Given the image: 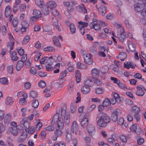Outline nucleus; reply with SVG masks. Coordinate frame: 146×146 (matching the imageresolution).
Returning a JSON list of instances; mask_svg holds the SVG:
<instances>
[{"mask_svg": "<svg viewBox=\"0 0 146 146\" xmlns=\"http://www.w3.org/2000/svg\"><path fill=\"white\" fill-rule=\"evenodd\" d=\"M70 120V116L69 115L66 114V111L64 108H62L61 114L59 116V114L56 113L53 116L51 123L52 125L54 124V123L58 122L59 121H62L64 124V121L66 125L69 124Z\"/></svg>", "mask_w": 146, "mask_h": 146, "instance_id": "nucleus-1", "label": "nucleus"}, {"mask_svg": "<svg viewBox=\"0 0 146 146\" xmlns=\"http://www.w3.org/2000/svg\"><path fill=\"white\" fill-rule=\"evenodd\" d=\"M10 124L11 127H8L7 130L13 136L17 135L18 133H21L23 129L22 127L17 125V123L14 121L11 122Z\"/></svg>", "mask_w": 146, "mask_h": 146, "instance_id": "nucleus-2", "label": "nucleus"}, {"mask_svg": "<svg viewBox=\"0 0 146 146\" xmlns=\"http://www.w3.org/2000/svg\"><path fill=\"white\" fill-rule=\"evenodd\" d=\"M98 118L97 123L99 127H105L106 124L109 123L110 121L109 117L106 113H102L100 117H98Z\"/></svg>", "mask_w": 146, "mask_h": 146, "instance_id": "nucleus-3", "label": "nucleus"}, {"mask_svg": "<svg viewBox=\"0 0 146 146\" xmlns=\"http://www.w3.org/2000/svg\"><path fill=\"white\" fill-rule=\"evenodd\" d=\"M58 122L54 123V125H55L56 130L55 134L56 136L58 137L62 136L63 134V133L61 130L64 126V124L62 121H60Z\"/></svg>", "mask_w": 146, "mask_h": 146, "instance_id": "nucleus-4", "label": "nucleus"}, {"mask_svg": "<svg viewBox=\"0 0 146 146\" xmlns=\"http://www.w3.org/2000/svg\"><path fill=\"white\" fill-rule=\"evenodd\" d=\"M83 56L84 60L85 63L91 65L93 64V60L92 59V55L90 53L86 52L83 53L82 54Z\"/></svg>", "mask_w": 146, "mask_h": 146, "instance_id": "nucleus-5", "label": "nucleus"}, {"mask_svg": "<svg viewBox=\"0 0 146 146\" xmlns=\"http://www.w3.org/2000/svg\"><path fill=\"white\" fill-rule=\"evenodd\" d=\"M71 131L75 135H80L82 134V132L79 130L78 126L75 121H74L72 123Z\"/></svg>", "mask_w": 146, "mask_h": 146, "instance_id": "nucleus-6", "label": "nucleus"}, {"mask_svg": "<svg viewBox=\"0 0 146 146\" xmlns=\"http://www.w3.org/2000/svg\"><path fill=\"white\" fill-rule=\"evenodd\" d=\"M100 20L96 19H94L90 26L91 29H94L95 30L99 31L101 30L102 26L100 24Z\"/></svg>", "mask_w": 146, "mask_h": 146, "instance_id": "nucleus-7", "label": "nucleus"}, {"mask_svg": "<svg viewBox=\"0 0 146 146\" xmlns=\"http://www.w3.org/2000/svg\"><path fill=\"white\" fill-rule=\"evenodd\" d=\"M121 113V110L119 109H115L113 110L111 115V119L113 121H116L117 119L118 116Z\"/></svg>", "mask_w": 146, "mask_h": 146, "instance_id": "nucleus-8", "label": "nucleus"}, {"mask_svg": "<svg viewBox=\"0 0 146 146\" xmlns=\"http://www.w3.org/2000/svg\"><path fill=\"white\" fill-rule=\"evenodd\" d=\"M86 130L89 135L91 136H92L95 134L96 131L95 127L94 125L90 124L86 128Z\"/></svg>", "mask_w": 146, "mask_h": 146, "instance_id": "nucleus-9", "label": "nucleus"}, {"mask_svg": "<svg viewBox=\"0 0 146 146\" xmlns=\"http://www.w3.org/2000/svg\"><path fill=\"white\" fill-rule=\"evenodd\" d=\"M137 89L136 94L137 95L141 96L144 95V90H145L144 87L141 85H139L137 86Z\"/></svg>", "mask_w": 146, "mask_h": 146, "instance_id": "nucleus-10", "label": "nucleus"}, {"mask_svg": "<svg viewBox=\"0 0 146 146\" xmlns=\"http://www.w3.org/2000/svg\"><path fill=\"white\" fill-rule=\"evenodd\" d=\"M72 135L71 130L69 128L66 129L65 132V139L66 141L69 142L72 140Z\"/></svg>", "mask_w": 146, "mask_h": 146, "instance_id": "nucleus-11", "label": "nucleus"}, {"mask_svg": "<svg viewBox=\"0 0 146 146\" xmlns=\"http://www.w3.org/2000/svg\"><path fill=\"white\" fill-rule=\"evenodd\" d=\"M12 115L11 113H8L6 114L3 120L4 123L5 125H7L9 124Z\"/></svg>", "mask_w": 146, "mask_h": 146, "instance_id": "nucleus-12", "label": "nucleus"}, {"mask_svg": "<svg viewBox=\"0 0 146 146\" xmlns=\"http://www.w3.org/2000/svg\"><path fill=\"white\" fill-rule=\"evenodd\" d=\"M88 118L86 116H84L81 122V126L83 128H86L88 123Z\"/></svg>", "mask_w": 146, "mask_h": 146, "instance_id": "nucleus-13", "label": "nucleus"}, {"mask_svg": "<svg viewBox=\"0 0 146 146\" xmlns=\"http://www.w3.org/2000/svg\"><path fill=\"white\" fill-rule=\"evenodd\" d=\"M92 75L94 79L98 78L99 75L100 71L98 69L94 68L92 70Z\"/></svg>", "mask_w": 146, "mask_h": 146, "instance_id": "nucleus-14", "label": "nucleus"}, {"mask_svg": "<svg viewBox=\"0 0 146 146\" xmlns=\"http://www.w3.org/2000/svg\"><path fill=\"white\" fill-rule=\"evenodd\" d=\"M130 114H135L139 113L140 112L139 108L136 106H132L131 109L129 110Z\"/></svg>", "mask_w": 146, "mask_h": 146, "instance_id": "nucleus-15", "label": "nucleus"}, {"mask_svg": "<svg viewBox=\"0 0 146 146\" xmlns=\"http://www.w3.org/2000/svg\"><path fill=\"white\" fill-rule=\"evenodd\" d=\"M112 95L113 98L117 100L118 103L121 102L123 100V99L121 97H120L119 94L115 92L112 93Z\"/></svg>", "mask_w": 146, "mask_h": 146, "instance_id": "nucleus-16", "label": "nucleus"}, {"mask_svg": "<svg viewBox=\"0 0 146 146\" xmlns=\"http://www.w3.org/2000/svg\"><path fill=\"white\" fill-rule=\"evenodd\" d=\"M47 6L51 10L54 9L57 6V5L55 2L53 1H48L47 3Z\"/></svg>", "mask_w": 146, "mask_h": 146, "instance_id": "nucleus-17", "label": "nucleus"}, {"mask_svg": "<svg viewBox=\"0 0 146 146\" xmlns=\"http://www.w3.org/2000/svg\"><path fill=\"white\" fill-rule=\"evenodd\" d=\"M82 92L85 94L89 93L90 91V87L84 85L81 88Z\"/></svg>", "mask_w": 146, "mask_h": 146, "instance_id": "nucleus-18", "label": "nucleus"}, {"mask_svg": "<svg viewBox=\"0 0 146 146\" xmlns=\"http://www.w3.org/2000/svg\"><path fill=\"white\" fill-rule=\"evenodd\" d=\"M84 85L91 87L93 84V82L91 78L88 77L86 78L84 82Z\"/></svg>", "mask_w": 146, "mask_h": 146, "instance_id": "nucleus-19", "label": "nucleus"}, {"mask_svg": "<svg viewBox=\"0 0 146 146\" xmlns=\"http://www.w3.org/2000/svg\"><path fill=\"white\" fill-rule=\"evenodd\" d=\"M106 9L105 5H102L98 9L99 14L101 15H104L106 13Z\"/></svg>", "mask_w": 146, "mask_h": 146, "instance_id": "nucleus-20", "label": "nucleus"}, {"mask_svg": "<svg viewBox=\"0 0 146 146\" xmlns=\"http://www.w3.org/2000/svg\"><path fill=\"white\" fill-rule=\"evenodd\" d=\"M22 27L21 29V31L23 33V32L26 31L27 29L29 26V25L25 21H24L21 23Z\"/></svg>", "mask_w": 146, "mask_h": 146, "instance_id": "nucleus-21", "label": "nucleus"}, {"mask_svg": "<svg viewBox=\"0 0 146 146\" xmlns=\"http://www.w3.org/2000/svg\"><path fill=\"white\" fill-rule=\"evenodd\" d=\"M124 66L128 69L130 68L134 69L135 68V65L131 62H127L126 63H124Z\"/></svg>", "mask_w": 146, "mask_h": 146, "instance_id": "nucleus-22", "label": "nucleus"}, {"mask_svg": "<svg viewBox=\"0 0 146 146\" xmlns=\"http://www.w3.org/2000/svg\"><path fill=\"white\" fill-rule=\"evenodd\" d=\"M34 54H35L34 57V60L35 61H38L40 59V57L42 55V54L41 52H37L36 51H34L31 53V55Z\"/></svg>", "mask_w": 146, "mask_h": 146, "instance_id": "nucleus-23", "label": "nucleus"}, {"mask_svg": "<svg viewBox=\"0 0 146 146\" xmlns=\"http://www.w3.org/2000/svg\"><path fill=\"white\" fill-rule=\"evenodd\" d=\"M33 15L36 18H38L42 16V14L38 10L34 9L33 11Z\"/></svg>", "mask_w": 146, "mask_h": 146, "instance_id": "nucleus-24", "label": "nucleus"}, {"mask_svg": "<svg viewBox=\"0 0 146 146\" xmlns=\"http://www.w3.org/2000/svg\"><path fill=\"white\" fill-rule=\"evenodd\" d=\"M10 57L12 60L13 61H16L18 58L17 56V53L15 51H12L10 52Z\"/></svg>", "mask_w": 146, "mask_h": 146, "instance_id": "nucleus-25", "label": "nucleus"}, {"mask_svg": "<svg viewBox=\"0 0 146 146\" xmlns=\"http://www.w3.org/2000/svg\"><path fill=\"white\" fill-rule=\"evenodd\" d=\"M75 76L76 81L77 83L79 82L81 80V74L80 71L78 70H76L75 72Z\"/></svg>", "mask_w": 146, "mask_h": 146, "instance_id": "nucleus-26", "label": "nucleus"}, {"mask_svg": "<svg viewBox=\"0 0 146 146\" xmlns=\"http://www.w3.org/2000/svg\"><path fill=\"white\" fill-rule=\"evenodd\" d=\"M78 27L79 28H84L87 27L88 25V23L85 22L80 21L78 22Z\"/></svg>", "mask_w": 146, "mask_h": 146, "instance_id": "nucleus-27", "label": "nucleus"}, {"mask_svg": "<svg viewBox=\"0 0 146 146\" xmlns=\"http://www.w3.org/2000/svg\"><path fill=\"white\" fill-rule=\"evenodd\" d=\"M53 41L54 45L59 47H61V45L60 42L56 36H55L53 37Z\"/></svg>", "mask_w": 146, "mask_h": 146, "instance_id": "nucleus-28", "label": "nucleus"}, {"mask_svg": "<svg viewBox=\"0 0 146 146\" xmlns=\"http://www.w3.org/2000/svg\"><path fill=\"white\" fill-rule=\"evenodd\" d=\"M13 102L12 98L10 97H7L5 101V104L7 105H11Z\"/></svg>", "mask_w": 146, "mask_h": 146, "instance_id": "nucleus-29", "label": "nucleus"}, {"mask_svg": "<svg viewBox=\"0 0 146 146\" xmlns=\"http://www.w3.org/2000/svg\"><path fill=\"white\" fill-rule=\"evenodd\" d=\"M36 4L40 8H42L44 5L43 0H35Z\"/></svg>", "mask_w": 146, "mask_h": 146, "instance_id": "nucleus-30", "label": "nucleus"}, {"mask_svg": "<svg viewBox=\"0 0 146 146\" xmlns=\"http://www.w3.org/2000/svg\"><path fill=\"white\" fill-rule=\"evenodd\" d=\"M70 110L72 113H75L77 110L76 104L75 103L71 104L70 107Z\"/></svg>", "mask_w": 146, "mask_h": 146, "instance_id": "nucleus-31", "label": "nucleus"}, {"mask_svg": "<svg viewBox=\"0 0 146 146\" xmlns=\"http://www.w3.org/2000/svg\"><path fill=\"white\" fill-rule=\"evenodd\" d=\"M23 64V62L22 61H19L17 62L16 67V69L18 71H19L22 68Z\"/></svg>", "mask_w": 146, "mask_h": 146, "instance_id": "nucleus-32", "label": "nucleus"}, {"mask_svg": "<svg viewBox=\"0 0 146 146\" xmlns=\"http://www.w3.org/2000/svg\"><path fill=\"white\" fill-rule=\"evenodd\" d=\"M130 130L132 131L136 132V131L140 129L139 127L136 124H134L132 125V126L130 127Z\"/></svg>", "mask_w": 146, "mask_h": 146, "instance_id": "nucleus-33", "label": "nucleus"}, {"mask_svg": "<svg viewBox=\"0 0 146 146\" xmlns=\"http://www.w3.org/2000/svg\"><path fill=\"white\" fill-rule=\"evenodd\" d=\"M76 66L78 69H84L86 68V65L85 64L79 62H77Z\"/></svg>", "mask_w": 146, "mask_h": 146, "instance_id": "nucleus-34", "label": "nucleus"}, {"mask_svg": "<svg viewBox=\"0 0 146 146\" xmlns=\"http://www.w3.org/2000/svg\"><path fill=\"white\" fill-rule=\"evenodd\" d=\"M17 97L19 98L22 97L24 98H27L28 97V95L27 93L22 92H18L17 93Z\"/></svg>", "mask_w": 146, "mask_h": 146, "instance_id": "nucleus-35", "label": "nucleus"}, {"mask_svg": "<svg viewBox=\"0 0 146 146\" xmlns=\"http://www.w3.org/2000/svg\"><path fill=\"white\" fill-rule=\"evenodd\" d=\"M0 83L3 85H7L8 84L9 81L7 78L5 77L0 78Z\"/></svg>", "mask_w": 146, "mask_h": 146, "instance_id": "nucleus-36", "label": "nucleus"}, {"mask_svg": "<svg viewBox=\"0 0 146 146\" xmlns=\"http://www.w3.org/2000/svg\"><path fill=\"white\" fill-rule=\"evenodd\" d=\"M117 37L120 42H123L125 40V38L127 37V35L125 34L117 36Z\"/></svg>", "mask_w": 146, "mask_h": 146, "instance_id": "nucleus-37", "label": "nucleus"}, {"mask_svg": "<svg viewBox=\"0 0 146 146\" xmlns=\"http://www.w3.org/2000/svg\"><path fill=\"white\" fill-rule=\"evenodd\" d=\"M104 91V89L102 88H98L95 89V92L98 94H103Z\"/></svg>", "mask_w": 146, "mask_h": 146, "instance_id": "nucleus-38", "label": "nucleus"}, {"mask_svg": "<svg viewBox=\"0 0 146 146\" xmlns=\"http://www.w3.org/2000/svg\"><path fill=\"white\" fill-rule=\"evenodd\" d=\"M11 10L9 6H7L5 9V16L6 17H8L11 14Z\"/></svg>", "mask_w": 146, "mask_h": 146, "instance_id": "nucleus-39", "label": "nucleus"}, {"mask_svg": "<svg viewBox=\"0 0 146 146\" xmlns=\"http://www.w3.org/2000/svg\"><path fill=\"white\" fill-rule=\"evenodd\" d=\"M127 57L126 53L123 52H121L118 56V57L121 60L123 61L124 59H125Z\"/></svg>", "mask_w": 146, "mask_h": 146, "instance_id": "nucleus-40", "label": "nucleus"}, {"mask_svg": "<svg viewBox=\"0 0 146 146\" xmlns=\"http://www.w3.org/2000/svg\"><path fill=\"white\" fill-rule=\"evenodd\" d=\"M128 47L129 50L131 52H134L135 50V48L134 44L130 42L128 44Z\"/></svg>", "mask_w": 146, "mask_h": 146, "instance_id": "nucleus-41", "label": "nucleus"}, {"mask_svg": "<svg viewBox=\"0 0 146 146\" xmlns=\"http://www.w3.org/2000/svg\"><path fill=\"white\" fill-rule=\"evenodd\" d=\"M21 123H23L25 129L26 131H27L28 129L29 128V123L27 121H24V119L22 120Z\"/></svg>", "mask_w": 146, "mask_h": 146, "instance_id": "nucleus-42", "label": "nucleus"}, {"mask_svg": "<svg viewBox=\"0 0 146 146\" xmlns=\"http://www.w3.org/2000/svg\"><path fill=\"white\" fill-rule=\"evenodd\" d=\"M102 104L104 106L106 107L110 105V101L108 98H106L104 100Z\"/></svg>", "mask_w": 146, "mask_h": 146, "instance_id": "nucleus-43", "label": "nucleus"}, {"mask_svg": "<svg viewBox=\"0 0 146 146\" xmlns=\"http://www.w3.org/2000/svg\"><path fill=\"white\" fill-rule=\"evenodd\" d=\"M70 31L72 34H74L76 32V28L75 25L72 23L70 24Z\"/></svg>", "mask_w": 146, "mask_h": 146, "instance_id": "nucleus-44", "label": "nucleus"}, {"mask_svg": "<svg viewBox=\"0 0 146 146\" xmlns=\"http://www.w3.org/2000/svg\"><path fill=\"white\" fill-rule=\"evenodd\" d=\"M126 34L124 28H121V29H118L117 32V36L123 35Z\"/></svg>", "mask_w": 146, "mask_h": 146, "instance_id": "nucleus-45", "label": "nucleus"}, {"mask_svg": "<svg viewBox=\"0 0 146 146\" xmlns=\"http://www.w3.org/2000/svg\"><path fill=\"white\" fill-rule=\"evenodd\" d=\"M53 56H50L49 57L47 58L46 62L45 65L46 64H48V65H52L53 64L52 61L53 60Z\"/></svg>", "mask_w": 146, "mask_h": 146, "instance_id": "nucleus-46", "label": "nucleus"}, {"mask_svg": "<svg viewBox=\"0 0 146 146\" xmlns=\"http://www.w3.org/2000/svg\"><path fill=\"white\" fill-rule=\"evenodd\" d=\"M14 28L16 27L18 24V20L16 17L14 18L12 22Z\"/></svg>", "mask_w": 146, "mask_h": 146, "instance_id": "nucleus-47", "label": "nucleus"}, {"mask_svg": "<svg viewBox=\"0 0 146 146\" xmlns=\"http://www.w3.org/2000/svg\"><path fill=\"white\" fill-rule=\"evenodd\" d=\"M52 27V25H51L49 26H44L43 28V30L46 32H48L51 30Z\"/></svg>", "mask_w": 146, "mask_h": 146, "instance_id": "nucleus-48", "label": "nucleus"}, {"mask_svg": "<svg viewBox=\"0 0 146 146\" xmlns=\"http://www.w3.org/2000/svg\"><path fill=\"white\" fill-rule=\"evenodd\" d=\"M30 39V36L29 35L26 36L23 39L22 41V44H26L29 41Z\"/></svg>", "mask_w": 146, "mask_h": 146, "instance_id": "nucleus-49", "label": "nucleus"}, {"mask_svg": "<svg viewBox=\"0 0 146 146\" xmlns=\"http://www.w3.org/2000/svg\"><path fill=\"white\" fill-rule=\"evenodd\" d=\"M38 85L40 88H43L46 86V84L45 81L43 80H41L38 82Z\"/></svg>", "mask_w": 146, "mask_h": 146, "instance_id": "nucleus-50", "label": "nucleus"}, {"mask_svg": "<svg viewBox=\"0 0 146 146\" xmlns=\"http://www.w3.org/2000/svg\"><path fill=\"white\" fill-rule=\"evenodd\" d=\"M14 44V41L9 42L7 43V46L11 50L13 49Z\"/></svg>", "mask_w": 146, "mask_h": 146, "instance_id": "nucleus-51", "label": "nucleus"}, {"mask_svg": "<svg viewBox=\"0 0 146 146\" xmlns=\"http://www.w3.org/2000/svg\"><path fill=\"white\" fill-rule=\"evenodd\" d=\"M44 50L47 52H52L54 51L55 49L52 46H49L44 48Z\"/></svg>", "mask_w": 146, "mask_h": 146, "instance_id": "nucleus-52", "label": "nucleus"}, {"mask_svg": "<svg viewBox=\"0 0 146 146\" xmlns=\"http://www.w3.org/2000/svg\"><path fill=\"white\" fill-rule=\"evenodd\" d=\"M120 138L121 141L124 143H126L127 141V137L125 135H122L120 136Z\"/></svg>", "mask_w": 146, "mask_h": 146, "instance_id": "nucleus-53", "label": "nucleus"}, {"mask_svg": "<svg viewBox=\"0 0 146 146\" xmlns=\"http://www.w3.org/2000/svg\"><path fill=\"white\" fill-rule=\"evenodd\" d=\"M39 105V102L37 100H35L33 101L32 106L35 108H37Z\"/></svg>", "mask_w": 146, "mask_h": 146, "instance_id": "nucleus-54", "label": "nucleus"}, {"mask_svg": "<svg viewBox=\"0 0 146 146\" xmlns=\"http://www.w3.org/2000/svg\"><path fill=\"white\" fill-rule=\"evenodd\" d=\"M30 96L33 98H35L38 96L37 93L34 91H32L30 92Z\"/></svg>", "mask_w": 146, "mask_h": 146, "instance_id": "nucleus-55", "label": "nucleus"}, {"mask_svg": "<svg viewBox=\"0 0 146 146\" xmlns=\"http://www.w3.org/2000/svg\"><path fill=\"white\" fill-rule=\"evenodd\" d=\"M13 66L12 65L8 66L7 68V71L8 73L10 74H12L13 71Z\"/></svg>", "mask_w": 146, "mask_h": 146, "instance_id": "nucleus-56", "label": "nucleus"}, {"mask_svg": "<svg viewBox=\"0 0 146 146\" xmlns=\"http://www.w3.org/2000/svg\"><path fill=\"white\" fill-rule=\"evenodd\" d=\"M45 66L46 67V69L47 71H50L54 69V68L52 66V65H48L47 64Z\"/></svg>", "mask_w": 146, "mask_h": 146, "instance_id": "nucleus-57", "label": "nucleus"}, {"mask_svg": "<svg viewBox=\"0 0 146 146\" xmlns=\"http://www.w3.org/2000/svg\"><path fill=\"white\" fill-rule=\"evenodd\" d=\"M42 125V122L38 121L37 122V123L36 125V129L37 131H38L41 128Z\"/></svg>", "mask_w": 146, "mask_h": 146, "instance_id": "nucleus-58", "label": "nucleus"}, {"mask_svg": "<svg viewBox=\"0 0 146 146\" xmlns=\"http://www.w3.org/2000/svg\"><path fill=\"white\" fill-rule=\"evenodd\" d=\"M117 85L120 88L124 90H125L127 89L126 87L124 84L120 82V81H119V82H118Z\"/></svg>", "mask_w": 146, "mask_h": 146, "instance_id": "nucleus-59", "label": "nucleus"}, {"mask_svg": "<svg viewBox=\"0 0 146 146\" xmlns=\"http://www.w3.org/2000/svg\"><path fill=\"white\" fill-rule=\"evenodd\" d=\"M67 74V71L64 70L60 74L59 78L60 79H62L63 78L65 77Z\"/></svg>", "mask_w": 146, "mask_h": 146, "instance_id": "nucleus-60", "label": "nucleus"}, {"mask_svg": "<svg viewBox=\"0 0 146 146\" xmlns=\"http://www.w3.org/2000/svg\"><path fill=\"white\" fill-rule=\"evenodd\" d=\"M31 84L29 82L25 83L24 84V88L27 90L31 88Z\"/></svg>", "mask_w": 146, "mask_h": 146, "instance_id": "nucleus-61", "label": "nucleus"}, {"mask_svg": "<svg viewBox=\"0 0 146 146\" xmlns=\"http://www.w3.org/2000/svg\"><path fill=\"white\" fill-rule=\"evenodd\" d=\"M5 115V111L3 110H0V121L4 119Z\"/></svg>", "mask_w": 146, "mask_h": 146, "instance_id": "nucleus-62", "label": "nucleus"}, {"mask_svg": "<svg viewBox=\"0 0 146 146\" xmlns=\"http://www.w3.org/2000/svg\"><path fill=\"white\" fill-rule=\"evenodd\" d=\"M30 72L33 75H35L37 73V71L33 67H31L30 69Z\"/></svg>", "mask_w": 146, "mask_h": 146, "instance_id": "nucleus-63", "label": "nucleus"}, {"mask_svg": "<svg viewBox=\"0 0 146 146\" xmlns=\"http://www.w3.org/2000/svg\"><path fill=\"white\" fill-rule=\"evenodd\" d=\"M68 66H69L68 68V70L69 72H71L74 71V64H70V65L69 64H68Z\"/></svg>", "mask_w": 146, "mask_h": 146, "instance_id": "nucleus-64", "label": "nucleus"}]
</instances>
